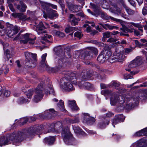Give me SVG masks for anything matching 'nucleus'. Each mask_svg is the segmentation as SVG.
<instances>
[{"label": "nucleus", "instance_id": "f257e3e1", "mask_svg": "<svg viewBox=\"0 0 147 147\" xmlns=\"http://www.w3.org/2000/svg\"><path fill=\"white\" fill-rule=\"evenodd\" d=\"M42 129V125H35L30 127L28 130L25 129L8 134L0 137V146L11 144V142H20L27 137L38 134Z\"/></svg>", "mask_w": 147, "mask_h": 147}, {"label": "nucleus", "instance_id": "f03ea898", "mask_svg": "<svg viewBox=\"0 0 147 147\" xmlns=\"http://www.w3.org/2000/svg\"><path fill=\"white\" fill-rule=\"evenodd\" d=\"M50 129L48 130V132H61L62 136L65 143L68 145H75L77 143V141L73 137L68 127H63L62 123L59 121L55 123L50 124Z\"/></svg>", "mask_w": 147, "mask_h": 147}, {"label": "nucleus", "instance_id": "7ed1b4c3", "mask_svg": "<svg viewBox=\"0 0 147 147\" xmlns=\"http://www.w3.org/2000/svg\"><path fill=\"white\" fill-rule=\"evenodd\" d=\"M40 83L37 87L35 90L36 95L34 96L33 101L34 102L37 103L40 101L44 95V88H45L46 84H47V87L50 93H52L55 95V92L53 88V86L51 85V82L49 81L47 82L46 78L44 77L40 78ZM48 90V89L47 88Z\"/></svg>", "mask_w": 147, "mask_h": 147}, {"label": "nucleus", "instance_id": "20e7f679", "mask_svg": "<svg viewBox=\"0 0 147 147\" xmlns=\"http://www.w3.org/2000/svg\"><path fill=\"white\" fill-rule=\"evenodd\" d=\"M77 76L76 72L68 71L65 74V77L63 78V80L64 81V87L66 90L68 91L74 90L73 86L70 82L75 84L77 82Z\"/></svg>", "mask_w": 147, "mask_h": 147}, {"label": "nucleus", "instance_id": "39448f33", "mask_svg": "<svg viewBox=\"0 0 147 147\" xmlns=\"http://www.w3.org/2000/svg\"><path fill=\"white\" fill-rule=\"evenodd\" d=\"M25 55L26 61L25 64L26 66H27V68H31L34 67L36 65V63L34 62H32V58L35 61L36 60V55L27 52L25 53Z\"/></svg>", "mask_w": 147, "mask_h": 147}, {"label": "nucleus", "instance_id": "423d86ee", "mask_svg": "<svg viewBox=\"0 0 147 147\" xmlns=\"http://www.w3.org/2000/svg\"><path fill=\"white\" fill-rule=\"evenodd\" d=\"M45 9L46 11V13L45 11L43 12V17L45 18H54L58 17L59 15L57 11L47 7H46Z\"/></svg>", "mask_w": 147, "mask_h": 147}, {"label": "nucleus", "instance_id": "0eeeda50", "mask_svg": "<svg viewBox=\"0 0 147 147\" xmlns=\"http://www.w3.org/2000/svg\"><path fill=\"white\" fill-rule=\"evenodd\" d=\"M93 55V53L91 52L90 51H86L82 54L81 57L82 59H84L83 62L86 64L88 65H92L93 64L89 61H87L86 60L90 59Z\"/></svg>", "mask_w": 147, "mask_h": 147}, {"label": "nucleus", "instance_id": "6e6552de", "mask_svg": "<svg viewBox=\"0 0 147 147\" xmlns=\"http://www.w3.org/2000/svg\"><path fill=\"white\" fill-rule=\"evenodd\" d=\"M49 111H46L44 113L40 115V117L44 119H50L54 117L57 114V112L53 109H49Z\"/></svg>", "mask_w": 147, "mask_h": 147}, {"label": "nucleus", "instance_id": "1a4fd4ad", "mask_svg": "<svg viewBox=\"0 0 147 147\" xmlns=\"http://www.w3.org/2000/svg\"><path fill=\"white\" fill-rule=\"evenodd\" d=\"M29 34L27 33L20 37V38L22 39L20 40V43L26 44L28 42L30 44H34L35 43V40L36 38L33 39L29 37Z\"/></svg>", "mask_w": 147, "mask_h": 147}, {"label": "nucleus", "instance_id": "9d476101", "mask_svg": "<svg viewBox=\"0 0 147 147\" xmlns=\"http://www.w3.org/2000/svg\"><path fill=\"white\" fill-rule=\"evenodd\" d=\"M123 55L121 53H117L116 55L110 57L109 60L111 63L116 62L121 63L123 62Z\"/></svg>", "mask_w": 147, "mask_h": 147}, {"label": "nucleus", "instance_id": "9b49d317", "mask_svg": "<svg viewBox=\"0 0 147 147\" xmlns=\"http://www.w3.org/2000/svg\"><path fill=\"white\" fill-rule=\"evenodd\" d=\"M66 5L69 10L73 12H77L80 10V6L73 3L69 0L66 1Z\"/></svg>", "mask_w": 147, "mask_h": 147}, {"label": "nucleus", "instance_id": "f8f14e48", "mask_svg": "<svg viewBox=\"0 0 147 147\" xmlns=\"http://www.w3.org/2000/svg\"><path fill=\"white\" fill-rule=\"evenodd\" d=\"M92 76V74L88 70H84L81 74L80 77L82 80H89Z\"/></svg>", "mask_w": 147, "mask_h": 147}, {"label": "nucleus", "instance_id": "ddd939ff", "mask_svg": "<svg viewBox=\"0 0 147 147\" xmlns=\"http://www.w3.org/2000/svg\"><path fill=\"white\" fill-rule=\"evenodd\" d=\"M109 119L106 117L103 118L101 121L98 123V127L101 129L104 128L106 127L107 125L109 124Z\"/></svg>", "mask_w": 147, "mask_h": 147}, {"label": "nucleus", "instance_id": "4468645a", "mask_svg": "<svg viewBox=\"0 0 147 147\" xmlns=\"http://www.w3.org/2000/svg\"><path fill=\"white\" fill-rule=\"evenodd\" d=\"M14 5L18 9L22 12H25L27 8L26 5L22 1H20L18 4L15 3Z\"/></svg>", "mask_w": 147, "mask_h": 147}, {"label": "nucleus", "instance_id": "2eb2a0df", "mask_svg": "<svg viewBox=\"0 0 147 147\" xmlns=\"http://www.w3.org/2000/svg\"><path fill=\"white\" fill-rule=\"evenodd\" d=\"M125 119L122 115H118L115 116L113 119L112 124L114 127H115V124H116L120 121L123 122Z\"/></svg>", "mask_w": 147, "mask_h": 147}, {"label": "nucleus", "instance_id": "dca6fc26", "mask_svg": "<svg viewBox=\"0 0 147 147\" xmlns=\"http://www.w3.org/2000/svg\"><path fill=\"white\" fill-rule=\"evenodd\" d=\"M78 85L80 87L83 88L88 90H91L93 88L92 85L90 83L83 81L80 82Z\"/></svg>", "mask_w": 147, "mask_h": 147}, {"label": "nucleus", "instance_id": "f3484780", "mask_svg": "<svg viewBox=\"0 0 147 147\" xmlns=\"http://www.w3.org/2000/svg\"><path fill=\"white\" fill-rule=\"evenodd\" d=\"M20 30V28L18 27L15 26H13L11 30H9L7 32V34L10 36H12L13 35L16 34Z\"/></svg>", "mask_w": 147, "mask_h": 147}, {"label": "nucleus", "instance_id": "a211bd4d", "mask_svg": "<svg viewBox=\"0 0 147 147\" xmlns=\"http://www.w3.org/2000/svg\"><path fill=\"white\" fill-rule=\"evenodd\" d=\"M36 27V30L38 32L39 34L41 33H45L44 31H43L45 28L43 23L42 22H40L39 24L35 26Z\"/></svg>", "mask_w": 147, "mask_h": 147}, {"label": "nucleus", "instance_id": "6ab92c4d", "mask_svg": "<svg viewBox=\"0 0 147 147\" xmlns=\"http://www.w3.org/2000/svg\"><path fill=\"white\" fill-rule=\"evenodd\" d=\"M84 119L85 121L90 125L92 124L95 121L96 119L94 117H90L88 114H85Z\"/></svg>", "mask_w": 147, "mask_h": 147}, {"label": "nucleus", "instance_id": "aec40b11", "mask_svg": "<svg viewBox=\"0 0 147 147\" xmlns=\"http://www.w3.org/2000/svg\"><path fill=\"white\" fill-rule=\"evenodd\" d=\"M134 147H147V142L144 140H141L134 144ZM131 147H132V146Z\"/></svg>", "mask_w": 147, "mask_h": 147}, {"label": "nucleus", "instance_id": "412c9836", "mask_svg": "<svg viewBox=\"0 0 147 147\" xmlns=\"http://www.w3.org/2000/svg\"><path fill=\"white\" fill-rule=\"evenodd\" d=\"M140 41L142 43V44L140 43V42L137 40H134V42L136 45L138 47L140 48L143 46L147 47V40L145 39H141Z\"/></svg>", "mask_w": 147, "mask_h": 147}, {"label": "nucleus", "instance_id": "4be33fe9", "mask_svg": "<svg viewBox=\"0 0 147 147\" xmlns=\"http://www.w3.org/2000/svg\"><path fill=\"white\" fill-rule=\"evenodd\" d=\"M55 140V137L54 136H50L49 137L45 138L44 141L48 145L53 144Z\"/></svg>", "mask_w": 147, "mask_h": 147}, {"label": "nucleus", "instance_id": "5701e85b", "mask_svg": "<svg viewBox=\"0 0 147 147\" xmlns=\"http://www.w3.org/2000/svg\"><path fill=\"white\" fill-rule=\"evenodd\" d=\"M108 47H106L105 48V49L101 52L107 59H109V57L112 55V52L106 49V48H107Z\"/></svg>", "mask_w": 147, "mask_h": 147}, {"label": "nucleus", "instance_id": "b1692460", "mask_svg": "<svg viewBox=\"0 0 147 147\" xmlns=\"http://www.w3.org/2000/svg\"><path fill=\"white\" fill-rule=\"evenodd\" d=\"M119 95L117 94H114V96L112 97L110 99V103L112 105H114L117 102H119Z\"/></svg>", "mask_w": 147, "mask_h": 147}, {"label": "nucleus", "instance_id": "393cba45", "mask_svg": "<svg viewBox=\"0 0 147 147\" xmlns=\"http://www.w3.org/2000/svg\"><path fill=\"white\" fill-rule=\"evenodd\" d=\"M69 106L73 110H78L79 108L76 104L75 101L73 100L72 101L68 100Z\"/></svg>", "mask_w": 147, "mask_h": 147}, {"label": "nucleus", "instance_id": "a878e982", "mask_svg": "<svg viewBox=\"0 0 147 147\" xmlns=\"http://www.w3.org/2000/svg\"><path fill=\"white\" fill-rule=\"evenodd\" d=\"M73 129L75 133L82 135L84 136L86 135V133L79 127H74Z\"/></svg>", "mask_w": 147, "mask_h": 147}, {"label": "nucleus", "instance_id": "bb28decb", "mask_svg": "<svg viewBox=\"0 0 147 147\" xmlns=\"http://www.w3.org/2000/svg\"><path fill=\"white\" fill-rule=\"evenodd\" d=\"M111 20H113L116 21L117 22H119L120 24L123 27V28H120V30L123 31V32L124 33H126V32L125 31V30L124 29V27L125 26V25L126 24V22L125 21H123L120 19H111Z\"/></svg>", "mask_w": 147, "mask_h": 147}, {"label": "nucleus", "instance_id": "cd10ccee", "mask_svg": "<svg viewBox=\"0 0 147 147\" xmlns=\"http://www.w3.org/2000/svg\"><path fill=\"white\" fill-rule=\"evenodd\" d=\"M11 15L14 18H26V16L25 15H24L23 13H13Z\"/></svg>", "mask_w": 147, "mask_h": 147}, {"label": "nucleus", "instance_id": "c85d7f7f", "mask_svg": "<svg viewBox=\"0 0 147 147\" xmlns=\"http://www.w3.org/2000/svg\"><path fill=\"white\" fill-rule=\"evenodd\" d=\"M99 24L100 25V26H98L96 27V29L98 30L99 31L101 32L102 30H103V29L102 28V27L106 30L108 29V24Z\"/></svg>", "mask_w": 147, "mask_h": 147}, {"label": "nucleus", "instance_id": "c756f323", "mask_svg": "<svg viewBox=\"0 0 147 147\" xmlns=\"http://www.w3.org/2000/svg\"><path fill=\"white\" fill-rule=\"evenodd\" d=\"M107 59L101 53L97 58V60L100 63H103Z\"/></svg>", "mask_w": 147, "mask_h": 147}, {"label": "nucleus", "instance_id": "7c9ffc66", "mask_svg": "<svg viewBox=\"0 0 147 147\" xmlns=\"http://www.w3.org/2000/svg\"><path fill=\"white\" fill-rule=\"evenodd\" d=\"M103 38L102 39V41H105V38H109L112 35V34L111 32L107 31L102 33Z\"/></svg>", "mask_w": 147, "mask_h": 147}, {"label": "nucleus", "instance_id": "2f4dec72", "mask_svg": "<svg viewBox=\"0 0 147 147\" xmlns=\"http://www.w3.org/2000/svg\"><path fill=\"white\" fill-rule=\"evenodd\" d=\"M67 122L71 123H77L79 122V117H76L73 119L67 118Z\"/></svg>", "mask_w": 147, "mask_h": 147}, {"label": "nucleus", "instance_id": "473e14b6", "mask_svg": "<svg viewBox=\"0 0 147 147\" xmlns=\"http://www.w3.org/2000/svg\"><path fill=\"white\" fill-rule=\"evenodd\" d=\"M136 64L138 66H139L142 64L143 63V59L141 57H137L136 59H134Z\"/></svg>", "mask_w": 147, "mask_h": 147}, {"label": "nucleus", "instance_id": "72a5a7b5", "mask_svg": "<svg viewBox=\"0 0 147 147\" xmlns=\"http://www.w3.org/2000/svg\"><path fill=\"white\" fill-rule=\"evenodd\" d=\"M70 49L69 47H66L65 49L64 54L66 58H70L71 55L70 53Z\"/></svg>", "mask_w": 147, "mask_h": 147}, {"label": "nucleus", "instance_id": "f704fd0d", "mask_svg": "<svg viewBox=\"0 0 147 147\" xmlns=\"http://www.w3.org/2000/svg\"><path fill=\"white\" fill-rule=\"evenodd\" d=\"M146 129H143L136 133L134 135V136H140L144 134V133L146 132Z\"/></svg>", "mask_w": 147, "mask_h": 147}, {"label": "nucleus", "instance_id": "c9c22d12", "mask_svg": "<svg viewBox=\"0 0 147 147\" xmlns=\"http://www.w3.org/2000/svg\"><path fill=\"white\" fill-rule=\"evenodd\" d=\"M142 95H144V94L142 93H140L139 94H136V95L134 96L133 98H131L130 100L132 101L134 100L135 101L134 102H138L140 100V96H141Z\"/></svg>", "mask_w": 147, "mask_h": 147}, {"label": "nucleus", "instance_id": "e433bc0d", "mask_svg": "<svg viewBox=\"0 0 147 147\" xmlns=\"http://www.w3.org/2000/svg\"><path fill=\"white\" fill-rule=\"evenodd\" d=\"M58 107L61 110V111H65L64 109V103L62 100H60L59 102L57 105Z\"/></svg>", "mask_w": 147, "mask_h": 147}, {"label": "nucleus", "instance_id": "4c0bfd02", "mask_svg": "<svg viewBox=\"0 0 147 147\" xmlns=\"http://www.w3.org/2000/svg\"><path fill=\"white\" fill-rule=\"evenodd\" d=\"M28 100H26L23 97H21L19 98L17 100L18 103L20 104H23L27 102Z\"/></svg>", "mask_w": 147, "mask_h": 147}, {"label": "nucleus", "instance_id": "58836bf2", "mask_svg": "<svg viewBox=\"0 0 147 147\" xmlns=\"http://www.w3.org/2000/svg\"><path fill=\"white\" fill-rule=\"evenodd\" d=\"M125 107L123 104H118L116 108V110L118 112H121L123 111Z\"/></svg>", "mask_w": 147, "mask_h": 147}, {"label": "nucleus", "instance_id": "ea45409f", "mask_svg": "<svg viewBox=\"0 0 147 147\" xmlns=\"http://www.w3.org/2000/svg\"><path fill=\"white\" fill-rule=\"evenodd\" d=\"M124 8H125L127 12L129 15H132L134 13V11L130 9L126 5H125V7H124Z\"/></svg>", "mask_w": 147, "mask_h": 147}, {"label": "nucleus", "instance_id": "a19ab883", "mask_svg": "<svg viewBox=\"0 0 147 147\" xmlns=\"http://www.w3.org/2000/svg\"><path fill=\"white\" fill-rule=\"evenodd\" d=\"M98 16H100L102 18H109V17H108L106 13L102 12L100 11H98Z\"/></svg>", "mask_w": 147, "mask_h": 147}, {"label": "nucleus", "instance_id": "79ce46f5", "mask_svg": "<svg viewBox=\"0 0 147 147\" xmlns=\"http://www.w3.org/2000/svg\"><path fill=\"white\" fill-rule=\"evenodd\" d=\"M53 32L56 35L60 37H63L64 36V34L63 33L59 31L54 30L53 31Z\"/></svg>", "mask_w": 147, "mask_h": 147}, {"label": "nucleus", "instance_id": "37998d69", "mask_svg": "<svg viewBox=\"0 0 147 147\" xmlns=\"http://www.w3.org/2000/svg\"><path fill=\"white\" fill-rule=\"evenodd\" d=\"M69 20V21L72 26L77 25L78 24V22L80 20L79 19H72V20Z\"/></svg>", "mask_w": 147, "mask_h": 147}, {"label": "nucleus", "instance_id": "c03bdc74", "mask_svg": "<svg viewBox=\"0 0 147 147\" xmlns=\"http://www.w3.org/2000/svg\"><path fill=\"white\" fill-rule=\"evenodd\" d=\"M34 92L33 89L32 88L28 90V92L26 94L27 97L28 98H31L32 95H33Z\"/></svg>", "mask_w": 147, "mask_h": 147}, {"label": "nucleus", "instance_id": "a18cd8bd", "mask_svg": "<svg viewBox=\"0 0 147 147\" xmlns=\"http://www.w3.org/2000/svg\"><path fill=\"white\" fill-rule=\"evenodd\" d=\"M112 92L110 90H103L101 92L102 94L105 96L111 94Z\"/></svg>", "mask_w": 147, "mask_h": 147}, {"label": "nucleus", "instance_id": "49530a36", "mask_svg": "<svg viewBox=\"0 0 147 147\" xmlns=\"http://www.w3.org/2000/svg\"><path fill=\"white\" fill-rule=\"evenodd\" d=\"M77 28L73 27L67 28L65 29V32L66 33H68L71 31H72L74 30H77Z\"/></svg>", "mask_w": 147, "mask_h": 147}, {"label": "nucleus", "instance_id": "de8ad7c7", "mask_svg": "<svg viewBox=\"0 0 147 147\" xmlns=\"http://www.w3.org/2000/svg\"><path fill=\"white\" fill-rule=\"evenodd\" d=\"M10 53V52L8 49H7L4 53V55L5 57H6L7 61L9 60V59L10 58L11 56Z\"/></svg>", "mask_w": 147, "mask_h": 147}, {"label": "nucleus", "instance_id": "09e8293b", "mask_svg": "<svg viewBox=\"0 0 147 147\" xmlns=\"http://www.w3.org/2000/svg\"><path fill=\"white\" fill-rule=\"evenodd\" d=\"M119 104H123L125 101V99L123 96L119 95Z\"/></svg>", "mask_w": 147, "mask_h": 147}, {"label": "nucleus", "instance_id": "8fccbe9b", "mask_svg": "<svg viewBox=\"0 0 147 147\" xmlns=\"http://www.w3.org/2000/svg\"><path fill=\"white\" fill-rule=\"evenodd\" d=\"M134 107L133 103L129 102L126 105L125 108L127 109H131Z\"/></svg>", "mask_w": 147, "mask_h": 147}, {"label": "nucleus", "instance_id": "3c124183", "mask_svg": "<svg viewBox=\"0 0 147 147\" xmlns=\"http://www.w3.org/2000/svg\"><path fill=\"white\" fill-rule=\"evenodd\" d=\"M137 66L138 65L134 60L131 61L128 65V67L130 68H134Z\"/></svg>", "mask_w": 147, "mask_h": 147}, {"label": "nucleus", "instance_id": "603ef678", "mask_svg": "<svg viewBox=\"0 0 147 147\" xmlns=\"http://www.w3.org/2000/svg\"><path fill=\"white\" fill-rule=\"evenodd\" d=\"M63 57L61 58L60 59H59L58 60V68H59L62 67L63 63Z\"/></svg>", "mask_w": 147, "mask_h": 147}, {"label": "nucleus", "instance_id": "864d4df0", "mask_svg": "<svg viewBox=\"0 0 147 147\" xmlns=\"http://www.w3.org/2000/svg\"><path fill=\"white\" fill-rule=\"evenodd\" d=\"M52 37L51 35H48L47 34H46V35L44 37H42V39L43 40L47 42H50L48 40V38L50 39Z\"/></svg>", "mask_w": 147, "mask_h": 147}, {"label": "nucleus", "instance_id": "5fc2aeb1", "mask_svg": "<svg viewBox=\"0 0 147 147\" xmlns=\"http://www.w3.org/2000/svg\"><path fill=\"white\" fill-rule=\"evenodd\" d=\"M47 55V54H45L42 55V59L40 63L41 65H43L44 64L46 60Z\"/></svg>", "mask_w": 147, "mask_h": 147}, {"label": "nucleus", "instance_id": "6e6d98bb", "mask_svg": "<svg viewBox=\"0 0 147 147\" xmlns=\"http://www.w3.org/2000/svg\"><path fill=\"white\" fill-rule=\"evenodd\" d=\"M3 91H4L3 93V95L6 97H7L9 96L10 94V92L8 90H6L4 88H3Z\"/></svg>", "mask_w": 147, "mask_h": 147}, {"label": "nucleus", "instance_id": "4d7b16f0", "mask_svg": "<svg viewBox=\"0 0 147 147\" xmlns=\"http://www.w3.org/2000/svg\"><path fill=\"white\" fill-rule=\"evenodd\" d=\"M90 51L91 52H92L93 54L94 53L96 55H97L98 53V50L95 48L92 47L91 48Z\"/></svg>", "mask_w": 147, "mask_h": 147}, {"label": "nucleus", "instance_id": "13d9d810", "mask_svg": "<svg viewBox=\"0 0 147 147\" xmlns=\"http://www.w3.org/2000/svg\"><path fill=\"white\" fill-rule=\"evenodd\" d=\"M56 54L57 55L59 56L60 55H63V52L62 49L60 48L59 50H57L56 52Z\"/></svg>", "mask_w": 147, "mask_h": 147}, {"label": "nucleus", "instance_id": "bf43d9fd", "mask_svg": "<svg viewBox=\"0 0 147 147\" xmlns=\"http://www.w3.org/2000/svg\"><path fill=\"white\" fill-rule=\"evenodd\" d=\"M90 5L92 6V8L95 10H99V7L95 4L90 3Z\"/></svg>", "mask_w": 147, "mask_h": 147}, {"label": "nucleus", "instance_id": "052dcab7", "mask_svg": "<svg viewBox=\"0 0 147 147\" xmlns=\"http://www.w3.org/2000/svg\"><path fill=\"white\" fill-rule=\"evenodd\" d=\"M117 39H114L112 37H110L107 40V42H116L117 40Z\"/></svg>", "mask_w": 147, "mask_h": 147}, {"label": "nucleus", "instance_id": "680f3d73", "mask_svg": "<svg viewBox=\"0 0 147 147\" xmlns=\"http://www.w3.org/2000/svg\"><path fill=\"white\" fill-rule=\"evenodd\" d=\"M124 29L125 30V31L127 33L128 32L130 33L132 32H134V29H130L126 26L124 27Z\"/></svg>", "mask_w": 147, "mask_h": 147}, {"label": "nucleus", "instance_id": "e2e57ef3", "mask_svg": "<svg viewBox=\"0 0 147 147\" xmlns=\"http://www.w3.org/2000/svg\"><path fill=\"white\" fill-rule=\"evenodd\" d=\"M74 36L80 38H81V33L80 32L77 31L74 34Z\"/></svg>", "mask_w": 147, "mask_h": 147}, {"label": "nucleus", "instance_id": "0e129e2a", "mask_svg": "<svg viewBox=\"0 0 147 147\" xmlns=\"http://www.w3.org/2000/svg\"><path fill=\"white\" fill-rule=\"evenodd\" d=\"M112 5L114 7L117 11V12H120V11L121 10L120 9L117 7L116 4L113 3L112 4Z\"/></svg>", "mask_w": 147, "mask_h": 147}, {"label": "nucleus", "instance_id": "69168bd1", "mask_svg": "<svg viewBox=\"0 0 147 147\" xmlns=\"http://www.w3.org/2000/svg\"><path fill=\"white\" fill-rule=\"evenodd\" d=\"M6 25L7 28V30H8V31L9 30V29L11 30L12 29V28H13V26L12 24H9L8 22L6 23Z\"/></svg>", "mask_w": 147, "mask_h": 147}, {"label": "nucleus", "instance_id": "338daca9", "mask_svg": "<svg viewBox=\"0 0 147 147\" xmlns=\"http://www.w3.org/2000/svg\"><path fill=\"white\" fill-rule=\"evenodd\" d=\"M111 84L112 86L117 87H118L120 85L119 83L116 81H113Z\"/></svg>", "mask_w": 147, "mask_h": 147}, {"label": "nucleus", "instance_id": "774afa93", "mask_svg": "<svg viewBox=\"0 0 147 147\" xmlns=\"http://www.w3.org/2000/svg\"><path fill=\"white\" fill-rule=\"evenodd\" d=\"M108 29L110 30H112L113 29H117L119 28V27L114 26L110 25L108 24Z\"/></svg>", "mask_w": 147, "mask_h": 147}]
</instances>
